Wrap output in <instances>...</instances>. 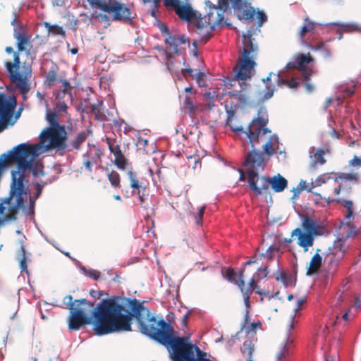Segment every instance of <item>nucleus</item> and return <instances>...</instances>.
<instances>
[{"instance_id":"5701e85b","label":"nucleus","mask_w":361,"mask_h":361,"mask_svg":"<svg viewBox=\"0 0 361 361\" xmlns=\"http://www.w3.org/2000/svg\"><path fill=\"white\" fill-rule=\"evenodd\" d=\"M14 37L17 40L18 51H23L27 48L30 49L32 47L31 36L28 35L25 31L14 29Z\"/></svg>"},{"instance_id":"412c9836","label":"nucleus","mask_w":361,"mask_h":361,"mask_svg":"<svg viewBox=\"0 0 361 361\" xmlns=\"http://www.w3.org/2000/svg\"><path fill=\"white\" fill-rule=\"evenodd\" d=\"M296 235L298 237V245L303 248L305 252L313 245L314 240V235L302 231L300 228H297L291 233V236Z\"/></svg>"},{"instance_id":"8fccbe9b","label":"nucleus","mask_w":361,"mask_h":361,"mask_svg":"<svg viewBox=\"0 0 361 361\" xmlns=\"http://www.w3.org/2000/svg\"><path fill=\"white\" fill-rule=\"evenodd\" d=\"M86 275L94 280H97L99 279L101 273L95 269H90L86 272Z\"/></svg>"},{"instance_id":"7c9ffc66","label":"nucleus","mask_w":361,"mask_h":361,"mask_svg":"<svg viewBox=\"0 0 361 361\" xmlns=\"http://www.w3.org/2000/svg\"><path fill=\"white\" fill-rule=\"evenodd\" d=\"M193 100L194 98H192L191 95L185 94L183 102V108L185 111L189 114L190 117H193L196 114L198 109V106L194 104Z\"/></svg>"},{"instance_id":"7ed1b4c3","label":"nucleus","mask_w":361,"mask_h":361,"mask_svg":"<svg viewBox=\"0 0 361 361\" xmlns=\"http://www.w3.org/2000/svg\"><path fill=\"white\" fill-rule=\"evenodd\" d=\"M243 50L238 56V63L234 67L236 70L235 78L245 81L255 73V61L258 54V46L254 42L250 31L243 35Z\"/></svg>"},{"instance_id":"603ef678","label":"nucleus","mask_w":361,"mask_h":361,"mask_svg":"<svg viewBox=\"0 0 361 361\" xmlns=\"http://www.w3.org/2000/svg\"><path fill=\"white\" fill-rule=\"evenodd\" d=\"M204 209H205V207H202L199 209L197 215L195 216V218H196V224H198V225L202 223V218H203V214H204Z\"/></svg>"},{"instance_id":"338daca9","label":"nucleus","mask_w":361,"mask_h":361,"mask_svg":"<svg viewBox=\"0 0 361 361\" xmlns=\"http://www.w3.org/2000/svg\"><path fill=\"white\" fill-rule=\"evenodd\" d=\"M258 17L261 23H263L267 20V16L263 12H259Z\"/></svg>"},{"instance_id":"9b49d317","label":"nucleus","mask_w":361,"mask_h":361,"mask_svg":"<svg viewBox=\"0 0 361 361\" xmlns=\"http://www.w3.org/2000/svg\"><path fill=\"white\" fill-rule=\"evenodd\" d=\"M345 249L341 240L335 243L324 256V262L328 264V271L333 274L336 271L340 261L343 258Z\"/></svg>"},{"instance_id":"4c0bfd02","label":"nucleus","mask_w":361,"mask_h":361,"mask_svg":"<svg viewBox=\"0 0 361 361\" xmlns=\"http://www.w3.org/2000/svg\"><path fill=\"white\" fill-rule=\"evenodd\" d=\"M107 178L109 181L110 182L111 186L114 188H121V177L119 173L112 170L107 174Z\"/></svg>"},{"instance_id":"4468645a","label":"nucleus","mask_w":361,"mask_h":361,"mask_svg":"<svg viewBox=\"0 0 361 361\" xmlns=\"http://www.w3.org/2000/svg\"><path fill=\"white\" fill-rule=\"evenodd\" d=\"M243 165L247 167V176H248L249 171H255L258 175V171L263 170L265 166V160L263 153L255 149L251 150L246 155ZM247 178L248 179V177H247Z\"/></svg>"},{"instance_id":"b1692460","label":"nucleus","mask_w":361,"mask_h":361,"mask_svg":"<svg viewBox=\"0 0 361 361\" xmlns=\"http://www.w3.org/2000/svg\"><path fill=\"white\" fill-rule=\"evenodd\" d=\"M245 268L240 270L238 274L232 268H227L224 272H223L224 277L230 282L237 285L239 288L245 286V281L243 279V273Z\"/></svg>"},{"instance_id":"3c124183","label":"nucleus","mask_w":361,"mask_h":361,"mask_svg":"<svg viewBox=\"0 0 361 361\" xmlns=\"http://www.w3.org/2000/svg\"><path fill=\"white\" fill-rule=\"evenodd\" d=\"M277 250V247H275V246H273V245H270L268 249L267 250V252L266 253H262L261 254V256L262 257H269V259H271L272 258V253L274 251H276Z\"/></svg>"},{"instance_id":"bf43d9fd","label":"nucleus","mask_w":361,"mask_h":361,"mask_svg":"<svg viewBox=\"0 0 361 361\" xmlns=\"http://www.w3.org/2000/svg\"><path fill=\"white\" fill-rule=\"evenodd\" d=\"M257 274L262 278H265L268 274L267 267L259 268L257 269Z\"/></svg>"},{"instance_id":"ddd939ff","label":"nucleus","mask_w":361,"mask_h":361,"mask_svg":"<svg viewBox=\"0 0 361 361\" xmlns=\"http://www.w3.org/2000/svg\"><path fill=\"white\" fill-rule=\"evenodd\" d=\"M105 141L110 152L114 154V159L113 160V164L119 170H126L128 165V159L121 150L120 141L116 137H106Z\"/></svg>"},{"instance_id":"2eb2a0df","label":"nucleus","mask_w":361,"mask_h":361,"mask_svg":"<svg viewBox=\"0 0 361 361\" xmlns=\"http://www.w3.org/2000/svg\"><path fill=\"white\" fill-rule=\"evenodd\" d=\"M16 106V99L14 97H7L3 93H0V123L4 125L13 115Z\"/></svg>"},{"instance_id":"a19ab883","label":"nucleus","mask_w":361,"mask_h":361,"mask_svg":"<svg viewBox=\"0 0 361 361\" xmlns=\"http://www.w3.org/2000/svg\"><path fill=\"white\" fill-rule=\"evenodd\" d=\"M255 15V10L252 8L249 9H245L241 11L240 14H238V18L240 20H245L250 21Z\"/></svg>"},{"instance_id":"2f4dec72","label":"nucleus","mask_w":361,"mask_h":361,"mask_svg":"<svg viewBox=\"0 0 361 361\" xmlns=\"http://www.w3.org/2000/svg\"><path fill=\"white\" fill-rule=\"evenodd\" d=\"M315 28V23L310 20L307 17L305 18L304 25L301 27L298 32V36L302 44V40H305L304 38L307 33L311 32Z\"/></svg>"},{"instance_id":"a878e982","label":"nucleus","mask_w":361,"mask_h":361,"mask_svg":"<svg viewBox=\"0 0 361 361\" xmlns=\"http://www.w3.org/2000/svg\"><path fill=\"white\" fill-rule=\"evenodd\" d=\"M178 17L185 21L190 22L195 18V12L189 4L178 5L174 9Z\"/></svg>"},{"instance_id":"c756f323","label":"nucleus","mask_w":361,"mask_h":361,"mask_svg":"<svg viewBox=\"0 0 361 361\" xmlns=\"http://www.w3.org/2000/svg\"><path fill=\"white\" fill-rule=\"evenodd\" d=\"M319 251L320 250L318 249L317 252L311 258L309 267L307 269V275H312L317 273L320 269L322 264V257L318 253Z\"/></svg>"},{"instance_id":"6e6552de","label":"nucleus","mask_w":361,"mask_h":361,"mask_svg":"<svg viewBox=\"0 0 361 361\" xmlns=\"http://www.w3.org/2000/svg\"><path fill=\"white\" fill-rule=\"evenodd\" d=\"M269 116L264 107H260L257 112V116L254 118L244 131L252 147L259 143L260 139L266 134L271 133L268 128Z\"/></svg>"},{"instance_id":"9d476101","label":"nucleus","mask_w":361,"mask_h":361,"mask_svg":"<svg viewBox=\"0 0 361 361\" xmlns=\"http://www.w3.org/2000/svg\"><path fill=\"white\" fill-rule=\"evenodd\" d=\"M264 84V90H258L255 92L259 102H264L272 97L274 92L276 90L275 84L280 87V83L283 82L282 76L279 73L271 72L269 75L262 79Z\"/></svg>"},{"instance_id":"69168bd1","label":"nucleus","mask_w":361,"mask_h":361,"mask_svg":"<svg viewBox=\"0 0 361 361\" xmlns=\"http://www.w3.org/2000/svg\"><path fill=\"white\" fill-rule=\"evenodd\" d=\"M5 50H6V53H8V54H13V59H15V54H17L18 55V57L20 58L19 53H18L19 51H14L13 47H6Z\"/></svg>"},{"instance_id":"864d4df0","label":"nucleus","mask_w":361,"mask_h":361,"mask_svg":"<svg viewBox=\"0 0 361 361\" xmlns=\"http://www.w3.org/2000/svg\"><path fill=\"white\" fill-rule=\"evenodd\" d=\"M349 166H361V158L355 156L353 159L349 161Z\"/></svg>"},{"instance_id":"37998d69","label":"nucleus","mask_w":361,"mask_h":361,"mask_svg":"<svg viewBox=\"0 0 361 361\" xmlns=\"http://www.w3.org/2000/svg\"><path fill=\"white\" fill-rule=\"evenodd\" d=\"M302 45L314 51L321 50L324 47V43L322 42H319L314 45L310 42L302 40Z\"/></svg>"},{"instance_id":"20e7f679","label":"nucleus","mask_w":361,"mask_h":361,"mask_svg":"<svg viewBox=\"0 0 361 361\" xmlns=\"http://www.w3.org/2000/svg\"><path fill=\"white\" fill-rule=\"evenodd\" d=\"M63 301L66 305V308L70 310V315L68 317L70 330H78L82 326L90 323L91 319L88 313L93 310V302L86 299L73 300V297L71 295H66Z\"/></svg>"},{"instance_id":"774afa93","label":"nucleus","mask_w":361,"mask_h":361,"mask_svg":"<svg viewBox=\"0 0 361 361\" xmlns=\"http://www.w3.org/2000/svg\"><path fill=\"white\" fill-rule=\"evenodd\" d=\"M298 187L299 188H301V190L302 191L303 190H307L308 188H307V183H306V181H304L302 180H301L298 185Z\"/></svg>"},{"instance_id":"e433bc0d","label":"nucleus","mask_w":361,"mask_h":361,"mask_svg":"<svg viewBox=\"0 0 361 361\" xmlns=\"http://www.w3.org/2000/svg\"><path fill=\"white\" fill-rule=\"evenodd\" d=\"M43 25L49 33L54 35H61L63 37H66V32L62 27L58 25H51L48 22H44Z\"/></svg>"},{"instance_id":"052dcab7","label":"nucleus","mask_w":361,"mask_h":361,"mask_svg":"<svg viewBox=\"0 0 361 361\" xmlns=\"http://www.w3.org/2000/svg\"><path fill=\"white\" fill-rule=\"evenodd\" d=\"M260 327H261V323L259 322H252L250 325V327L247 331V333L249 334L250 332L254 331L256 328H260Z\"/></svg>"},{"instance_id":"c03bdc74","label":"nucleus","mask_w":361,"mask_h":361,"mask_svg":"<svg viewBox=\"0 0 361 361\" xmlns=\"http://www.w3.org/2000/svg\"><path fill=\"white\" fill-rule=\"evenodd\" d=\"M336 201L343 204L344 207H346L348 210L347 216L350 218L353 215V202L350 200H344L341 198H338Z\"/></svg>"},{"instance_id":"0e129e2a","label":"nucleus","mask_w":361,"mask_h":361,"mask_svg":"<svg viewBox=\"0 0 361 361\" xmlns=\"http://www.w3.org/2000/svg\"><path fill=\"white\" fill-rule=\"evenodd\" d=\"M305 81V87H306V90L309 92H311L313 90H314V87L309 82V80H303Z\"/></svg>"},{"instance_id":"49530a36","label":"nucleus","mask_w":361,"mask_h":361,"mask_svg":"<svg viewBox=\"0 0 361 361\" xmlns=\"http://www.w3.org/2000/svg\"><path fill=\"white\" fill-rule=\"evenodd\" d=\"M243 295L245 305L247 307H250V298L252 293H250V289H245V286L240 288Z\"/></svg>"},{"instance_id":"680f3d73","label":"nucleus","mask_w":361,"mask_h":361,"mask_svg":"<svg viewBox=\"0 0 361 361\" xmlns=\"http://www.w3.org/2000/svg\"><path fill=\"white\" fill-rule=\"evenodd\" d=\"M47 118L50 123L51 124V127L56 126V123H58L55 118V115L54 114H48Z\"/></svg>"},{"instance_id":"58836bf2","label":"nucleus","mask_w":361,"mask_h":361,"mask_svg":"<svg viewBox=\"0 0 361 361\" xmlns=\"http://www.w3.org/2000/svg\"><path fill=\"white\" fill-rule=\"evenodd\" d=\"M183 75L185 78H187L188 76H190L193 78H196L197 80L200 79V78H202L204 74L198 69H192V68H184L181 71Z\"/></svg>"},{"instance_id":"a211bd4d","label":"nucleus","mask_w":361,"mask_h":361,"mask_svg":"<svg viewBox=\"0 0 361 361\" xmlns=\"http://www.w3.org/2000/svg\"><path fill=\"white\" fill-rule=\"evenodd\" d=\"M127 175L130 181V187L132 188V193L137 194L140 202H143L149 195L148 188L139 181L135 172L130 170Z\"/></svg>"},{"instance_id":"c85d7f7f","label":"nucleus","mask_w":361,"mask_h":361,"mask_svg":"<svg viewBox=\"0 0 361 361\" xmlns=\"http://www.w3.org/2000/svg\"><path fill=\"white\" fill-rule=\"evenodd\" d=\"M302 226L304 229V232L309 233L314 235L319 234V226L307 216H304L302 222Z\"/></svg>"},{"instance_id":"c9c22d12","label":"nucleus","mask_w":361,"mask_h":361,"mask_svg":"<svg viewBox=\"0 0 361 361\" xmlns=\"http://www.w3.org/2000/svg\"><path fill=\"white\" fill-rule=\"evenodd\" d=\"M102 102L91 104L90 112L94 115V118L98 121H104L106 116L102 112Z\"/></svg>"},{"instance_id":"473e14b6","label":"nucleus","mask_w":361,"mask_h":361,"mask_svg":"<svg viewBox=\"0 0 361 361\" xmlns=\"http://www.w3.org/2000/svg\"><path fill=\"white\" fill-rule=\"evenodd\" d=\"M88 135V133L85 131L80 132L76 135L75 138L73 140L68 147H72V149H67L68 151H71L72 149H76L78 150L81 145L85 141Z\"/></svg>"},{"instance_id":"de8ad7c7","label":"nucleus","mask_w":361,"mask_h":361,"mask_svg":"<svg viewBox=\"0 0 361 361\" xmlns=\"http://www.w3.org/2000/svg\"><path fill=\"white\" fill-rule=\"evenodd\" d=\"M282 80L283 81V82L280 83V87L287 86L289 88L293 89L296 88L298 85V82L295 78H293L290 81H288L287 80L282 78Z\"/></svg>"},{"instance_id":"f03ea898","label":"nucleus","mask_w":361,"mask_h":361,"mask_svg":"<svg viewBox=\"0 0 361 361\" xmlns=\"http://www.w3.org/2000/svg\"><path fill=\"white\" fill-rule=\"evenodd\" d=\"M229 2L235 10H240L242 7V0H219L217 5L212 4L209 1H206V5L214 9L215 12L210 11L206 16L195 22V26L200 30V42L206 43L215 27L222 23L224 13L229 8Z\"/></svg>"},{"instance_id":"6e6d98bb","label":"nucleus","mask_w":361,"mask_h":361,"mask_svg":"<svg viewBox=\"0 0 361 361\" xmlns=\"http://www.w3.org/2000/svg\"><path fill=\"white\" fill-rule=\"evenodd\" d=\"M257 288V285L255 282V279L253 278L250 281L248 286H245V289H247L248 290L250 289V293H252L253 290H255Z\"/></svg>"},{"instance_id":"4be33fe9","label":"nucleus","mask_w":361,"mask_h":361,"mask_svg":"<svg viewBox=\"0 0 361 361\" xmlns=\"http://www.w3.org/2000/svg\"><path fill=\"white\" fill-rule=\"evenodd\" d=\"M161 30L169 35L168 37L165 39V43L169 44L177 54H180V50L178 49L180 45L185 44L186 42L189 43L188 39L184 35H169V32L166 27H164Z\"/></svg>"},{"instance_id":"bb28decb","label":"nucleus","mask_w":361,"mask_h":361,"mask_svg":"<svg viewBox=\"0 0 361 361\" xmlns=\"http://www.w3.org/2000/svg\"><path fill=\"white\" fill-rule=\"evenodd\" d=\"M279 137L276 134L269 135L268 140L262 146L263 152L268 157L274 155L279 149Z\"/></svg>"},{"instance_id":"f3484780","label":"nucleus","mask_w":361,"mask_h":361,"mask_svg":"<svg viewBox=\"0 0 361 361\" xmlns=\"http://www.w3.org/2000/svg\"><path fill=\"white\" fill-rule=\"evenodd\" d=\"M103 155L102 150L95 145L90 147L87 152L82 154L83 166L86 170L92 173L94 164L101 165Z\"/></svg>"},{"instance_id":"393cba45","label":"nucleus","mask_w":361,"mask_h":361,"mask_svg":"<svg viewBox=\"0 0 361 361\" xmlns=\"http://www.w3.org/2000/svg\"><path fill=\"white\" fill-rule=\"evenodd\" d=\"M359 174L357 173H340L335 178V181L339 182V186L336 188L334 190V195H338L341 192V188L344 185L345 183L350 182L355 183L358 181Z\"/></svg>"},{"instance_id":"dca6fc26","label":"nucleus","mask_w":361,"mask_h":361,"mask_svg":"<svg viewBox=\"0 0 361 361\" xmlns=\"http://www.w3.org/2000/svg\"><path fill=\"white\" fill-rule=\"evenodd\" d=\"M63 89L56 91L55 94L56 109L58 112H66L67 102L71 99V87L67 80L63 81Z\"/></svg>"},{"instance_id":"39448f33","label":"nucleus","mask_w":361,"mask_h":361,"mask_svg":"<svg viewBox=\"0 0 361 361\" xmlns=\"http://www.w3.org/2000/svg\"><path fill=\"white\" fill-rule=\"evenodd\" d=\"M20 65V59L17 54H15L14 61L5 63L11 82L23 94V99L26 100L27 94L30 90V80L32 77V67L30 64L25 63L22 66L21 71H19Z\"/></svg>"},{"instance_id":"ea45409f","label":"nucleus","mask_w":361,"mask_h":361,"mask_svg":"<svg viewBox=\"0 0 361 361\" xmlns=\"http://www.w3.org/2000/svg\"><path fill=\"white\" fill-rule=\"evenodd\" d=\"M331 178L330 176L326 173L322 174L319 176L316 179L314 183H311V186L309 189H307L308 192H311L312 188L314 187L321 186L322 184L325 183L327 180Z\"/></svg>"},{"instance_id":"79ce46f5","label":"nucleus","mask_w":361,"mask_h":361,"mask_svg":"<svg viewBox=\"0 0 361 361\" xmlns=\"http://www.w3.org/2000/svg\"><path fill=\"white\" fill-rule=\"evenodd\" d=\"M254 351V347L252 345L251 341H245L243 345V352L247 353L248 356L247 361H252V355Z\"/></svg>"},{"instance_id":"4d7b16f0","label":"nucleus","mask_w":361,"mask_h":361,"mask_svg":"<svg viewBox=\"0 0 361 361\" xmlns=\"http://www.w3.org/2000/svg\"><path fill=\"white\" fill-rule=\"evenodd\" d=\"M179 0H164V5L166 6H173V8L178 6L180 4Z\"/></svg>"},{"instance_id":"cd10ccee","label":"nucleus","mask_w":361,"mask_h":361,"mask_svg":"<svg viewBox=\"0 0 361 361\" xmlns=\"http://www.w3.org/2000/svg\"><path fill=\"white\" fill-rule=\"evenodd\" d=\"M58 69L59 68L56 65H53L49 71L45 73V80L44 81V84L46 86L51 87L57 82H61L63 84V81L65 79L58 76Z\"/></svg>"},{"instance_id":"e2e57ef3","label":"nucleus","mask_w":361,"mask_h":361,"mask_svg":"<svg viewBox=\"0 0 361 361\" xmlns=\"http://www.w3.org/2000/svg\"><path fill=\"white\" fill-rule=\"evenodd\" d=\"M13 196H17V206L21 207L23 204V195H12Z\"/></svg>"},{"instance_id":"0eeeda50","label":"nucleus","mask_w":361,"mask_h":361,"mask_svg":"<svg viewBox=\"0 0 361 361\" xmlns=\"http://www.w3.org/2000/svg\"><path fill=\"white\" fill-rule=\"evenodd\" d=\"M39 137L41 144L47 149L65 151L68 147L66 144L67 133L65 126L58 123H56V126L44 129Z\"/></svg>"},{"instance_id":"13d9d810","label":"nucleus","mask_w":361,"mask_h":361,"mask_svg":"<svg viewBox=\"0 0 361 361\" xmlns=\"http://www.w3.org/2000/svg\"><path fill=\"white\" fill-rule=\"evenodd\" d=\"M287 275L284 272H281L278 276H276V280L277 281H281L283 284L286 285L287 283Z\"/></svg>"},{"instance_id":"a18cd8bd","label":"nucleus","mask_w":361,"mask_h":361,"mask_svg":"<svg viewBox=\"0 0 361 361\" xmlns=\"http://www.w3.org/2000/svg\"><path fill=\"white\" fill-rule=\"evenodd\" d=\"M288 356V349L286 345H283L276 355L277 361H282Z\"/></svg>"},{"instance_id":"09e8293b","label":"nucleus","mask_w":361,"mask_h":361,"mask_svg":"<svg viewBox=\"0 0 361 361\" xmlns=\"http://www.w3.org/2000/svg\"><path fill=\"white\" fill-rule=\"evenodd\" d=\"M226 125L228 126L231 128V130L235 133H242L245 130H243V128L242 126H235L232 124V118L231 117H228L226 120Z\"/></svg>"},{"instance_id":"1a4fd4ad","label":"nucleus","mask_w":361,"mask_h":361,"mask_svg":"<svg viewBox=\"0 0 361 361\" xmlns=\"http://www.w3.org/2000/svg\"><path fill=\"white\" fill-rule=\"evenodd\" d=\"M94 8H99L110 14L114 20L128 21L130 20L132 13L130 8L125 4L116 0H87Z\"/></svg>"},{"instance_id":"f704fd0d","label":"nucleus","mask_w":361,"mask_h":361,"mask_svg":"<svg viewBox=\"0 0 361 361\" xmlns=\"http://www.w3.org/2000/svg\"><path fill=\"white\" fill-rule=\"evenodd\" d=\"M20 257L18 258V261L20 263V268L22 271L25 272L27 275L30 274V271L27 269V256L25 250V247L23 245H21L20 249Z\"/></svg>"},{"instance_id":"72a5a7b5","label":"nucleus","mask_w":361,"mask_h":361,"mask_svg":"<svg viewBox=\"0 0 361 361\" xmlns=\"http://www.w3.org/2000/svg\"><path fill=\"white\" fill-rule=\"evenodd\" d=\"M206 356L207 353L201 350L198 346L193 345L189 361H212L206 358Z\"/></svg>"},{"instance_id":"f8f14e48","label":"nucleus","mask_w":361,"mask_h":361,"mask_svg":"<svg viewBox=\"0 0 361 361\" xmlns=\"http://www.w3.org/2000/svg\"><path fill=\"white\" fill-rule=\"evenodd\" d=\"M313 61L314 59L310 53H299L295 56L293 61L287 63L286 68L288 69L295 68L302 71V80H309L313 73V71L307 66Z\"/></svg>"},{"instance_id":"5fc2aeb1","label":"nucleus","mask_w":361,"mask_h":361,"mask_svg":"<svg viewBox=\"0 0 361 361\" xmlns=\"http://www.w3.org/2000/svg\"><path fill=\"white\" fill-rule=\"evenodd\" d=\"M355 92V87L353 86L351 87H347L343 91V97H351Z\"/></svg>"},{"instance_id":"f257e3e1","label":"nucleus","mask_w":361,"mask_h":361,"mask_svg":"<svg viewBox=\"0 0 361 361\" xmlns=\"http://www.w3.org/2000/svg\"><path fill=\"white\" fill-rule=\"evenodd\" d=\"M94 330L102 336L131 331L135 317L140 332L166 346L173 361H189L193 344L187 336L178 337L170 322L151 314L148 308L137 299L113 297L103 300L92 311Z\"/></svg>"},{"instance_id":"423d86ee","label":"nucleus","mask_w":361,"mask_h":361,"mask_svg":"<svg viewBox=\"0 0 361 361\" xmlns=\"http://www.w3.org/2000/svg\"><path fill=\"white\" fill-rule=\"evenodd\" d=\"M269 185L275 192H280L287 188L288 181L279 173L273 177H259L255 171H248V186L256 195L269 193Z\"/></svg>"},{"instance_id":"aec40b11","label":"nucleus","mask_w":361,"mask_h":361,"mask_svg":"<svg viewBox=\"0 0 361 361\" xmlns=\"http://www.w3.org/2000/svg\"><path fill=\"white\" fill-rule=\"evenodd\" d=\"M27 171H11V195H24L26 191L24 187L25 172Z\"/></svg>"},{"instance_id":"6ab92c4d","label":"nucleus","mask_w":361,"mask_h":361,"mask_svg":"<svg viewBox=\"0 0 361 361\" xmlns=\"http://www.w3.org/2000/svg\"><path fill=\"white\" fill-rule=\"evenodd\" d=\"M328 153H330L329 149H315L314 147L310 148V157L312 161L310 162L309 169L311 172L316 171L319 166H323L326 164V160L324 158V155Z\"/></svg>"}]
</instances>
